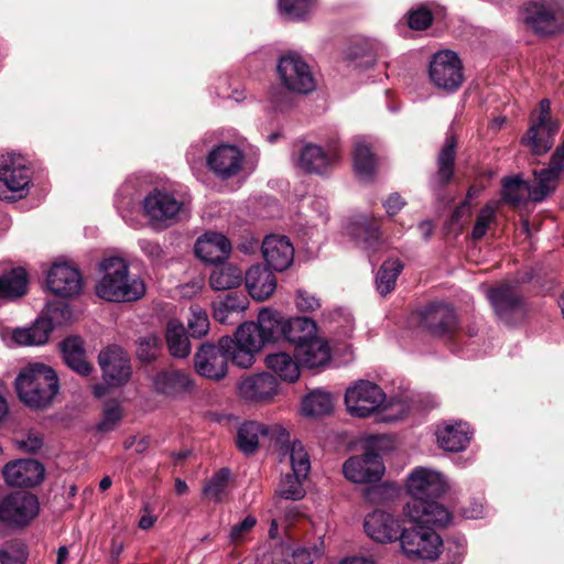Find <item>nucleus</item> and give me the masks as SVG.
Masks as SVG:
<instances>
[{
  "label": "nucleus",
  "instance_id": "57",
  "mask_svg": "<svg viewBox=\"0 0 564 564\" xmlns=\"http://www.w3.org/2000/svg\"><path fill=\"white\" fill-rule=\"evenodd\" d=\"M138 243L152 264L160 265L166 260L167 252L158 241L144 238L140 239Z\"/></svg>",
  "mask_w": 564,
  "mask_h": 564
},
{
  "label": "nucleus",
  "instance_id": "44",
  "mask_svg": "<svg viewBox=\"0 0 564 564\" xmlns=\"http://www.w3.org/2000/svg\"><path fill=\"white\" fill-rule=\"evenodd\" d=\"M166 345L172 356L185 358L191 352V344L185 327L177 321H170L165 333Z\"/></svg>",
  "mask_w": 564,
  "mask_h": 564
},
{
  "label": "nucleus",
  "instance_id": "4",
  "mask_svg": "<svg viewBox=\"0 0 564 564\" xmlns=\"http://www.w3.org/2000/svg\"><path fill=\"white\" fill-rule=\"evenodd\" d=\"M19 400L35 411L48 409L59 392L56 371L42 362L22 368L14 381Z\"/></svg>",
  "mask_w": 564,
  "mask_h": 564
},
{
  "label": "nucleus",
  "instance_id": "60",
  "mask_svg": "<svg viewBox=\"0 0 564 564\" xmlns=\"http://www.w3.org/2000/svg\"><path fill=\"white\" fill-rule=\"evenodd\" d=\"M218 299L221 301V305L227 307L232 314L243 312L249 304L247 296L238 291H231L224 297L218 296Z\"/></svg>",
  "mask_w": 564,
  "mask_h": 564
},
{
  "label": "nucleus",
  "instance_id": "26",
  "mask_svg": "<svg viewBox=\"0 0 564 564\" xmlns=\"http://www.w3.org/2000/svg\"><path fill=\"white\" fill-rule=\"evenodd\" d=\"M279 382L269 372H261L245 378L238 386L242 399L252 402L271 400L278 392Z\"/></svg>",
  "mask_w": 564,
  "mask_h": 564
},
{
  "label": "nucleus",
  "instance_id": "62",
  "mask_svg": "<svg viewBox=\"0 0 564 564\" xmlns=\"http://www.w3.org/2000/svg\"><path fill=\"white\" fill-rule=\"evenodd\" d=\"M257 519L253 516H247L241 522L237 523L231 528L230 540L234 543H239L243 540V536L251 531L256 525Z\"/></svg>",
  "mask_w": 564,
  "mask_h": 564
},
{
  "label": "nucleus",
  "instance_id": "40",
  "mask_svg": "<svg viewBox=\"0 0 564 564\" xmlns=\"http://www.w3.org/2000/svg\"><path fill=\"white\" fill-rule=\"evenodd\" d=\"M436 555L429 561L441 560L442 564H462L466 553V539L460 533H454L436 545Z\"/></svg>",
  "mask_w": 564,
  "mask_h": 564
},
{
  "label": "nucleus",
  "instance_id": "2",
  "mask_svg": "<svg viewBox=\"0 0 564 564\" xmlns=\"http://www.w3.org/2000/svg\"><path fill=\"white\" fill-rule=\"evenodd\" d=\"M447 487L440 473L424 467L415 468L406 480L411 499L404 506V513L434 531L435 528H445L452 521L453 514L437 500L446 492Z\"/></svg>",
  "mask_w": 564,
  "mask_h": 564
},
{
  "label": "nucleus",
  "instance_id": "18",
  "mask_svg": "<svg viewBox=\"0 0 564 564\" xmlns=\"http://www.w3.org/2000/svg\"><path fill=\"white\" fill-rule=\"evenodd\" d=\"M153 391L171 400H180L193 394L196 390L195 380L192 376L176 368L162 369L152 378Z\"/></svg>",
  "mask_w": 564,
  "mask_h": 564
},
{
  "label": "nucleus",
  "instance_id": "27",
  "mask_svg": "<svg viewBox=\"0 0 564 564\" xmlns=\"http://www.w3.org/2000/svg\"><path fill=\"white\" fill-rule=\"evenodd\" d=\"M21 158L7 155L0 159V182L4 184L7 189L19 193V197H23L31 183L30 169L22 162Z\"/></svg>",
  "mask_w": 564,
  "mask_h": 564
},
{
  "label": "nucleus",
  "instance_id": "49",
  "mask_svg": "<svg viewBox=\"0 0 564 564\" xmlns=\"http://www.w3.org/2000/svg\"><path fill=\"white\" fill-rule=\"evenodd\" d=\"M230 478L229 468H220L216 471L209 481L204 486L203 492L206 497L212 498L216 503L223 501L227 495V486Z\"/></svg>",
  "mask_w": 564,
  "mask_h": 564
},
{
  "label": "nucleus",
  "instance_id": "34",
  "mask_svg": "<svg viewBox=\"0 0 564 564\" xmlns=\"http://www.w3.org/2000/svg\"><path fill=\"white\" fill-rule=\"evenodd\" d=\"M29 290V274L22 267L11 268L0 275V301H15Z\"/></svg>",
  "mask_w": 564,
  "mask_h": 564
},
{
  "label": "nucleus",
  "instance_id": "41",
  "mask_svg": "<svg viewBox=\"0 0 564 564\" xmlns=\"http://www.w3.org/2000/svg\"><path fill=\"white\" fill-rule=\"evenodd\" d=\"M267 367L281 380L295 382L300 377V364L295 356L280 351L265 357Z\"/></svg>",
  "mask_w": 564,
  "mask_h": 564
},
{
  "label": "nucleus",
  "instance_id": "45",
  "mask_svg": "<svg viewBox=\"0 0 564 564\" xmlns=\"http://www.w3.org/2000/svg\"><path fill=\"white\" fill-rule=\"evenodd\" d=\"M403 269L404 264L398 258H390L383 261L376 275L377 290L382 296L390 294L394 290L397 279Z\"/></svg>",
  "mask_w": 564,
  "mask_h": 564
},
{
  "label": "nucleus",
  "instance_id": "9",
  "mask_svg": "<svg viewBox=\"0 0 564 564\" xmlns=\"http://www.w3.org/2000/svg\"><path fill=\"white\" fill-rule=\"evenodd\" d=\"M527 282H501L488 290L487 297L496 316L506 325H514L525 312L522 285Z\"/></svg>",
  "mask_w": 564,
  "mask_h": 564
},
{
  "label": "nucleus",
  "instance_id": "47",
  "mask_svg": "<svg viewBox=\"0 0 564 564\" xmlns=\"http://www.w3.org/2000/svg\"><path fill=\"white\" fill-rule=\"evenodd\" d=\"M346 58L359 69H369L373 67L376 63L373 47L366 41L351 43L346 51Z\"/></svg>",
  "mask_w": 564,
  "mask_h": 564
},
{
  "label": "nucleus",
  "instance_id": "28",
  "mask_svg": "<svg viewBox=\"0 0 564 564\" xmlns=\"http://www.w3.org/2000/svg\"><path fill=\"white\" fill-rule=\"evenodd\" d=\"M245 284L249 295L258 302L268 300L276 289V278L272 270L257 264L245 273Z\"/></svg>",
  "mask_w": 564,
  "mask_h": 564
},
{
  "label": "nucleus",
  "instance_id": "56",
  "mask_svg": "<svg viewBox=\"0 0 564 564\" xmlns=\"http://www.w3.org/2000/svg\"><path fill=\"white\" fill-rule=\"evenodd\" d=\"M290 459L293 474L306 477L311 468L308 454L304 451L300 442H294L291 447Z\"/></svg>",
  "mask_w": 564,
  "mask_h": 564
},
{
  "label": "nucleus",
  "instance_id": "30",
  "mask_svg": "<svg viewBox=\"0 0 564 564\" xmlns=\"http://www.w3.org/2000/svg\"><path fill=\"white\" fill-rule=\"evenodd\" d=\"M61 351L65 364L76 373L87 377L94 367L86 359L84 340L79 336H68L61 343Z\"/></svg>",
  "mask_w": 564,
  "mask_h": 564
},
{
  "label": "nucleus",
  "instance_id": "20",
  "mask_svg": "<svg viewBox=\"0 0 564 564\" xmlns=\"http://www.w3.org/2000/svg\"><path fill=\"white\" fill-rule=\"evenodd\" d=\"M2 476L9 486L32 488L44 480L45 468L33 458L17 459L4 465Z\"/></svg>",
  "mask_w": 564,
  "mask_h": 564
},
{
  "label": "nucleus",
  "instance_id": "50",
  "mask_svg": "<svg viewBox=\"0 0 564 564\" xmlns=\"http://www.w3.org/2000/svg\"><path fill=\"white\" fill-rule=\"evenodd\" d=\"M123 417V411L120 405V403L115 400H108L105 403L104 410H102V419L101 421L96 425V431L98 433H108L113 431L119 422Z\"/></svg>",
  "mask_w": 564,
  "mask_h": 564
},
{
  "label": "nucleus",
  "instance_id": "54",
  "mask_svg": "<svg viewBox=\"0 0 564 564\" xmlns=\"http://www.w3.org/2000/svg\"><path fill=\"white\" fill-rule=\"evenodd\" d=\"M433 21V13L426 4H420L408 12V25L411 30L424 31L432 25Z\"/></svg>",
  "mask_w": 564,
  "mask_h": 564
},
{
  "label": "nucleus",
  "instance_id": "48",
  "mask_svg": "<svg viewBox=\"0 0 564 564\" xmlns=\"http://www.w3.org/2000/svg\"><path fill=\"white\" fill-rule=\"evenodd\" d=\"M354 167L358 175L371 177L376 171V158L372 149L365 142H358L354 149Z\"/></svg>",
  "mask_w": 564,
  "mask_h": 564
},
{
  "label": "nucleus",
  "instance_id": "37",
  "mask_svg": "<svg viewBox=\"0 0 564 564\" xmlns=\"http://www.w3.org/2000/svg\"><path fill=\"white\" fill-rule=\"evenodd\" d=\"M247 336H241L240 326L236 329L234 339V346L229 348L228 362L231 361L234 365L240 368H249L254 362V354L262 349V346L250 337V340H245Z\"/></svg>",
  "mask_w": 564,
  "mask_h": 564
},
{
  "label": "nucleus",
  "instance_id": "46",
  "mask_svg": "<svg viewBox=\"0 0 564 564\" xmlns=\"http://www.w3.org/2000/svg\"><path fill=\"white\" fill-rule=\"evenodd\" d=\"M334 408L330 393L315 390L308 393L302 402V410L306 416L317 417L332 413Z\"/></svg>",
  "mask_w": 564,
  "mask_h": 564
},
{
  "label": "nucleus",
  "instance_id": "31",
  "mask_svg": "<svg viewBox=\"0 0 564 564\" xmlns=\"http://www.w3.org/2000/svg\"><path fill=\"white\" fill-rule=\"evenodd\" d=\"M61 351L65 364L76 373L87 377L94 367L86 359L84 340L79 336H68L61 343Z\"/></svg>",
  "mask_w": 564,
  "mask_h": 564
},
{
  "label": "nucleus",
  "instance_id": "11",
  "mask_svg": "<svg viewBox=\"0 0 564 564\" xmlns=\"http://www.w3.org/2000/svg\"><path fill=\"white\" fill-rule=\"evenodd\" d=\"M420 326L431 336L454 341L459 333L458 315L446 302H431L420 312Z\"/></svg>",
  "mask_w": 564,
  "mask_h": 564
},
{
  "label": "nucleus",
  "instance_id": "10",
  "mask_svg": "<svg viewBox=\"0 0 564 564\" xmlns=\"http://www.w3.org/2000/svg\"><path fill=\"white\" fill-rule=\"evenodd\" d=\"M558 130L560 123L552 119L551 102L544 98L539 102L538 109L531 112L530 127L521 143L529 147L535 155L544 154L552 148Z\"/></svg>",
  "mask_w": 564,
  "mask_h": 564
},
{
  "label": "nucleus",
  "instance_id": "22",
  "mask_svg": "<svg viewBox=\"0 0 564 564\" xmlns=\"http://www.w3.org/2000/svg\"><path fill=\"white\" fill-rule=\"evenodd\" d=\"M339 158L340 152L336 145H329L324 150L319 145L307 143L300 151L297 166L307 174L324 175Z\"/></svg>",
  "mask_w": 564,
  "mask_h": 564
},
{
  "label": "nucleus",
  "instance_id": "42",
  "mask_svg": "<svg viewBox=\"0 0 564 564\" xmlns=\"http://www.w3.org/2000/svg\"><path fill=\"white\" fill-rule=\"evenodd\" d=\"M52 333L50 321L39 317L29 328H15L12 333V339L21 346L43 345Z\"/></svg>",
  "mask_w": 564,
  "mask_h": 564
},
{
  "label": "nucleus",
  "instance_id": "61",
  "mask_svg": "<svg viewBox=\"0 0 564 564\" xmlns=\"http://www.w3.org/2000/svg\"><path fill=\"white\" fill-rule=\"evenodd\" d=\"M26 556L17 544L10 543L0 549V564H24Z\"/></svg>",
  "mask_w": 564,
  "mask_h": 564
},
{
  "label": "nucleus",
  "instance_id": "7",
  "mask_svg": "<svg viewBox=\"0 0 564 564\" xmlns=\"http://www.w3.org/2000/svg\"><path fill=\"white\" fill-rule=\"evenodd\" d=\"M386 401V393L376 383L368 380H359L352 387L347 388L345 393V404L352 416L368 417L379 413V421L395 422L405 415L404 406L400 404L398 414L387 413L388 408L382 406Z\"/></svg>",
  "mask_w": 564,
  "mask_h": 564
},
{
  "label": "nucleus",
  "instance_id": "59",
  "mask_svg": "<svg viewBox=\"0 0 564 564\" xmlns=\"http://www.w3.org/2000/svg\"><path fill=\"white\" fill-rule=\"evenodd\" d=\"M159 339L154 336L144 337L139 340L137 356L140 361L150 364L156 358Z\"/></svg>",
  "mask_w": 564,
  "mask_h": 564
},
{
  "label": "nucleus",
  "instance_id": "33",
  "mask_svg": "<svg viewBox=\"0 0 564 564\" xmlns=\"http://www.w3.org/2000/svg\"><path fill=\"white\" fill-rule=\"evenodd\" d=\"M294 349L295 358L300 366L308 369L327 365L332 357L328 344L318 337L308 340L304 345H299V347H294Z\"/></svg>",
  "mask_w": 564,
  "mask_h": 564
},
{
  "label": "nucleus",
  "instance_id": "58",
  "mask_svg": "<svg viewBox=\"0 0 564 564\" xmlns=\"http://www.w3.org/2000/svg\"><path fill=\"white\" fill-rule=\"evenodd\" d=\"M209 329V319L206 312L192 310V316L188 318V334L194 338H200Z\"/></svg>",
  "mask_w": 564,
  "mask_h": 564
},
{
  "label": "nucleus",
  "instance_id": "43",
  "mask_svg": "<svg viewBox=\"0 0 564 564\" xmlns=\"http://www.w3.org/2000/svg\"><path fill=\"white\" fill-rule=\"evenodd\" d=\"M260 434L267 435L268 427L254 421H247L237 431L236 446L245 455H252L259 447Z\"/></svg>",
  "mask_w": 564,
  "mask_h": 564
},
{
  "label": "nucleus",
  "instance_id": "1",
  "mask_svg": "<svg viewBox=\"0 0 564 564\" xmlns=\"http://www.w3.org/2000/svg\"><path fill=\"white\" fill-rule=\"evenodd\" d=\"M364 529L377 543L400 541L403 553L412 560L435 557L436 545L441 543V536L431 527L422 525L410 517L400 519L381 509L365 517Z\"/></svg>",
  "mask_w": 564,
  "mask_h": 564
},
{
  "label": "nucleus",
  "instance_id": "55",
  "mask_svg": "<svg viewBox=\"0 0 564 564\" xmlns=\"http://www.w3.org/2000/svg\"><path fill=\"white\" fill-rule=\"evenodd\" d=\"M496 218V210L490 205H485L478 213L476 217L475 225L473 227L471 231V238L475 241H478L485 237L487 234V230L489 228V225L495 220Z\"/></svg>",
  "mask_w": 564,
  "mask_h": 564
},
{
  "label": "nucleus",
  "instance_id": "36",
  "mask_svg": "<svg viewBox=\"0 0 564 564\" xmlns=\"http://www.w3.org/2000/svg\"><path fill=\"white\" fill-rule=\"evenodd\" d=\"M457 137L453 132L446 134L445 142L438 152L436 181L438 185L446 187L454 176V167L456 161Z\"/></svg>",
  "mask_w": 564,
  "mask_h": 564
},
{
  "label": "nucleus",
  "instance_id": "53",
  "mask_svg": "<svg viewBox=\"0 0 564 564\" xmlns=\"http://www.w3.org/2000/svg\"><path fill=\"white\" fill-rule=\"evenodd\" d=\"M313 0H279L280 11L292 20H302L310 13Z\"/></svg>",
  "mask_w": 564,
  "mask_h": 564
},
{
  "label": "nucleus",
  "instance_id": "35",
  "mask_svg": "<svg viewBox=\"0 0 564 564\" xmlns=\"http://www.w3.org/2000/svg\"><path fill=\"white\" fill-rule=\"evenodd\" d=\"M349 235L366 249L376 251L381 245L380 220L377 218L360 217L349 225Z\"/></svg>",
  "mask_w": 564,
  "mask_h": 564
},
{
  "label": "nucleus",
  "instance_id": "29",
  "mask_svg": "<svg viewBox=\"0 0 564 564\" xmlns=\"http://www.w3.org/2000/svg\"><path fill=\"white\" fill-rule=\"evenodd\" d=\"M470 431L467 423H444L437 426L436 437L441 448L457 453L464 451L470 441Z\"/></svg>",
  "mask_w": 564,
  "mask_h": 564
},
{
  "label": "nucleus",
  "instance_id": "63",
  "mask_svg": "<svg viewBox=\"0 0 564 564\" xmlns=\"http://www.w3.org/2000/svg\"><path fill=\"white\" fill-rule=\"evenodd\" d=\"M296 306L301 312H313L321 306L319 299L306 290H299L296 294Z\"/></svg>",
  "mask_w": 564,
  "mask_h": 564
},
{
  "label": "nucleus",
  "instance_id": "15",
  "mask_svg": "<svg viewBox=\"0 0 564 564\" xmlns=\"http://www.w3.org/2000/svg\"><path fill=\"white\" fill-rule=\"evenodd\" d=\"M431 82L447 93L456 91L464 82L463 65L453 51H441L433 55L429 66Z\"/></svg>",
  "mask_w": 564,
  "mask_h": 564
},
{
  "label": "nucleus",
  "instance_id": "19",
  "mask_svg": "<svg viewBox=\"0 0 564 564\" xmlns=\"http://www.w3.org/2000/svg\"><path fill=\"white\" fill-rule=\"evenodd\" d=\"M183 208L174 194L154 188L143 199V210L152 223L169 224L177 219Z\"/></svg>",
  "mask_w": 564,
  "mask_h": 564
},
{
  "label": "nucleus",
  "instance_id": "14",
  "mask_svg": "<svg viewBox=\"0 0 564 564\" xmlns=\"http://www.w3.org/2000/svg\"><path fill=\"white\" fill-rule=\"evenodd\" d=\"M286 317L279 311L264 307L260 310L257 322H245L240 325L241 336L245 340L253 337L262 347L270 343L284 340Z\"/></svg>",
  "mask_w": 564,
  "mask_h": 564
},
{
  "label": "nucleus",
  "instance_id": "52",
  "mask_svg": "<svg viewBox=\"0 0 564 564\" xmlns=\"http://www.w3.org/2000/svg\"><path fill=\"white\" fill-rule=\"evenodd\" d=\"M73 312L68 303L64 301H54L47 304L43 319L50 321L52 330L54 327L67 323L72 318Z\"/></svg>",
  "mask_w": 564,
  "mask_h": 564
},
{
  "label": "nucleus",
  "instance_id": "16",
  "mask_svg": "<svg viewBox=\"0 0 564 564\" xmlns=\"http://www.w3.org/2000/svg\"><path fill=\"white\" fill-rule=\"evenodd\" d=\"M344 476L355 484H373L381 480L384 465L381 455L367 447L360 456L349 457L343 465Z\"/></svg>",
  "mask_w": 564,
  "mask_h": 564
},
{
  "label": "nucleus",
  "instance_id": "6",
  "mask_svg": "<svg viewBox=\"0 0 564 564\" xmlns=\"http://www.w3.org/2000/svg\"><path fill=\"white\" fill-rule=\"evenodd\" d=\"M102 278L96 285V294L108 302H133L145 293L144 283L129 278V267L119 257L104 259L100 263Z\"/></svg>",
  "mask_w": 564,
  "mask_h": 564
},
{
  "label": "nucleus",
  "instance_id": "25",
  "mask_svg": "<svg viewBox=\"0 0 564 564\" xmlns=\"http://www.w3.org/2000/svg\"><path fill=\"white\" fill-rule=\"evenodd\" d=\"M231 243L229 239L216 231H208L199 237L194 245L195 256L206 263L218 264L230 254Z\"/></svg>",
  "mask_w": 564,
  "mask_h": 564
},
{
  "label": "nucleus",
  "instance_id": "51",
  "mask_svg": "<svg viewBox=\"0 0 564 564\" xmlns=\"http://www.w3.org/2000/svg\"><path fill=\"white\" fill-rule=\"evenodd\" d=\"M302 478L304 477L296 474H286L279 485V495L284 499L293 501L302 499L305 496L301 481Z\"/></svg>",
  "mask_w": 564,
  "mask_h": 564
},
{
  "label": "nucleus",
  "instance_id": "8",
  "mask_svg": "<svg viewBox=\"0 0 564 564\" xmlns=\"http://www.w3.org/2000/svg\"><path fill=\"white\" fill-rule=\"evenodd\" d=\"M562 12L560 0H529L519 9L525 28L539 37H550L561 31Z\"/></svg>",
  "mask_w": 564,
  "mask_h": 564
},
{
  "label": "nucleus",
  "instance_id": "32",
  "mask_svg": "<svg viewBox=\"0 0 564 564\" xmlns=\"http://www.w3.org/2000/svg\"><path fill=\"white\" fill-rule=\"evenodd\" d=\"M61 351L65 364L76 373L87 377L94 367L86 359L84 340L79 336H68L61 343Z\"/></svg>",
  "mask_w": 564,
  "mask_h": 564
},
{
  "label": "nucleus",
  "instance_id": "24",
  "mask_svg": "<svg viewBox=\"0 0 564 564\" xmlns=\"http://www.w3.org/2000/svg\"><path fill=\"white\" fill-rule=\"evenodd\" d=\"M261 251L267 268L272 271H284L293 263L294 248L286 236L270 235L265 237Z\"/></svg>",
  "mask_w": 564,
  "mask_h": 564
},
{
  "label": "nucleus",
  "instance_id": "39",
  "mask_svg": "<svg viewBox=\"0 0 564 564\" xmlns=\"http://www.w3.org/2000/svg\"><path fill=\"white\" fill-rule=\"evenodd\" d=\"M284 340L293 344L295 347L304 345L308 340L317 337V325L315 321L306 316L290 317L286 319Z\"/></svg>",
  "mask_w": 564,
  "mask_h": 564
},
{
  "label": "nucleus",
  "instance_id": "17",
  "mask_svg": "<svg viewBox=\"0 0 564 564\" xmlns=\"http://www.w3.org/2000/svg\"><path fill=\"white\" fill-rule=\"evenodd\" d=\"M102 379L111 388L124 386L131 378L132 369L127 352L117 345L108 346L98 355Z\"/></svg>",
  "mask_w": 564,
  "mask_h": 564
},
{
  "label": "nucleus",
  "instance_id": "23",
  "mask_svg": "<svg viewBox=\"0 0 564 564\" xmlns=\"http://www.w3.org/2000/svg\"><path fill=\"white\" fill-rule=\"evenodd\" d=\"M243 153L232 144H220L214 148L206 158L208 169L221 180L238 174L242 167Z\"/></svg>",
  "mask_w": 564,
  "mask_h": 564
},
{
  "label": "nucleus",
  "instance_id": "12",
  "mask_svg": "<svg viewBox=\"0 0 564 564\" xmlns=\"http://www.w3.org/2000/svg\"><path fill=\"white\" fill-rule=\"evenodd\" d=\"M234 346L230 336H223L218 344L203 343L194 356L195 371L205 378L219 381L226 377L228 370L229 348Z\"/></svg>",
  "mask_w": 564,
  "mask_h": 564
},
{
  "label": "nucleus",
  "instance_id": "38",
  "mask_svg": "<svg viewBox=\"0 0 564 564\" xmlns=\"http://www.w3.org/2000/svg\"><path fill=\"white\" fill-rule=\"evenodd\" d=\"M245 280L243 271L228 262L215 264L210 272L209 285L217 291L232 290L241 285Z\"/></svg>",
  "mask_w": 564,
  "mask_h": 564
},
{
  "label": "nucleus",
  "instance_id": "13",
  "mask_svg": "<svg viewBox=\"0 0 564 564\" xmlns=\"http://www.w3.org/2000/svg\"><path fill=\"white\" fill-rule=\"evenodd\" d=\"M40 503L35 495L19 490L0 501V522L11 529H23L39 514Z\"/></svg>",
  "mask_w": 564,
  "mask_h": 564
},
{
  "label": "nucleus",
  "instance_id": "5",
  "mask_svg": "<svg viewBox=\"0 0 564 564\" xmlns=\"http://www.w3.org/2000/svg\"><path fill=\"white\" fill-rule=\"evenodd\" d=\"M276 73L282 86H273L269 96L279 110L291 107L289 93L308 94L316 87L310 66L295 52H289L280 57Z\"/></svg>",
  "mask_w": 564,
  "mask_h": 564
},
{
  "label": "nucleus",
  "instance_id": "21",
  "mask_svg": "<svg viewBox=\"0 0 564 564\" xmlns=\"http://www.w3.org/2000/svg\"><path fill=\"white\" fill-rule=\"evenodd\" d=\"M48 290L63 299L78 295L83 289V278L79 270L67 263L55 262L47 272Z\"/></svg>",
  "mask_w": 564,
  "mask_h": 564
},
{
  "label": "nucleus",
  "instance_id": "64",
  "mask_svg": "<svg viewBox=\"0 0 564 564\" xmlns=\"http://www.w3.org/2000/svg\"><path fill=\"white\" fill-rule=\"evenodd\" d=\"M42 446V437L35 434H29L25 440L19 442V447L31 454L37 453Z\"/></svg>",
  "mask_w": 564,
  "mask_h": 564
},
{
  "label": "nucleus",
  "instance_id": "3",
  "mask_svg": "<svg viewBox=\"0 0 564 564\" xmlns=\"http://www.w3.org/2000/svg\"><path fill=\"white\" fill-rule=\"evenodd\" d=\"M564 169V139L561 140L552 156L550 167L534 171V184L520 176L502 180V199L512 207L524 205L529 198L534 202L543 200L555 189L557 178Z\"/></svg>",
  "mask_w": 564,
  "mask_h": 564
}]
</instances>
